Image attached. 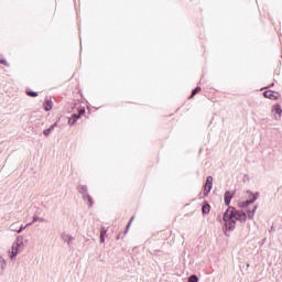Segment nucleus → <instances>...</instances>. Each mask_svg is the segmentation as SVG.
Instances as JSON below:
<instances>
[{"instance_id":"423d86ee","label":"nucleus","mask_w":282,"mask_h":282,"mask_svg":"<svg viewBox=\"0 0 282 282\" xmlns=\"http://www.w3.org/2000/svg\"><path fill=\"white\" fill-rule=\"evenodd\" d=\"M264 98H268L269 100H279L281 98V94L274 90H267L263 93Z\"/></svg>"},{"instance_id":"ddd939ff","label":"nucleus","mask_w":282,"mask_h":282,"mask_svg":"<svg viewBox=\"0 0 282 282\" xmlns=\"http://www.w3.org/2000/svg\"><path fill=\"white\" fill-rule=\"evenodd\" d=\"M52 107H53L52 100H47L45 102L44 109L45 111H52Z\"/></svg>"},{"instance_id":"f8f14e48","label":"nucleus","mask_w":282,"mask_h":282,"mask_svg":"<svg viewBox=\"0 0 282 282\" xmlns=\"http://www.w3.org/2000/svg\"><path fill=\"white\" fill-rule=\"evenodd\" d=\"M202 213L203 215H208V213H210V205L208 204L203 205Z\"/></svg>"},{"instance_id":"1a4fd4ad","label":"nucleus","mask_w":282,"mask_h":282,"mask_svg":"<svg viewBox=\"0 0 282 282\" xmlns=\"http://www.w3.org/2000/svg\"><path fill=\"white\" fill-rule=\"evenodd\" d=\"M234 196H235V192H226L225 193L224 199H225L226 206H230V200L232 199Z\"/></svg>"},{"instance_id":"4be33fe9","label":"nucleus","mask_w":282,"mask_h":282,"mask_svg":"<svg viewBox=\"0 0 282 282\" xmlns=\"http://www.w3.org/2000/svg\"><path fill=\"white\" fill-rule=\"evenodd\" d=\"M56 126H57V123L55 122V123H53L48 129H50L51 131H54V129H56Z\"/></svg>"},{"instance_id":"f257e3e1","label":"nucleus","mask_w":282,"mask_h":282,"mask_svg":"<svg viewBox=\"0 0 282 282\" xmlns=\"http://www.w3.org/2000/svg\"><path fill=\"white\" fill-rule=\"evenodd\" d=\"M256 213L257 206L247 209V213L243 210H237L235 207H229L224 214L223 221L227 230H235V228H237V221L246 224L248 219H254Z\"/></svg>"},{"instance_id":"20e7f679","label":"nucleus","mask_w":282,"mask_h":282,"mask_svg":"<svg viewBox=\"0 0 282 282\" xmlns=\"http://www.w3.org/2000/svg\"><path fill=\"white\" fill-rule=\"evenodd\" d=\"M271 116L276 122L282 120V108L280 104H275L271 107Z\"/></svg>"},{"instance_id":"f3484780","label":"nucleus","mask_w":282,"mask_h":282,"mask_svg":"<svg viewBox=\"0 0 282 282\" xmlns=\"http://www.w3.org/2000/svg\"><path fill=\"white\" fill-rule=\"evenodd\" d=\"M28 96H31L32 98H36L39 96V93L35 91H26Z\"/></svg>"},{"instance_id":"f03ea898","label":"nucleus","mask_w":282,"mask_h":282,"mask_svg":"<svg viewBox=\"0 0 282 282\" xmlns=\"http://www.w3.org/2000/svg\"><path fill=\"white\" fill-rule=\"evenodd\" d=\"M25 243H28V240L23 236H18L11 246V250H9L10 259H14L19 252H23Z\"/></svg>"},{"instance_id":"a211bd4d","label":"nucleus","mask_w":282,"mask_h":282,"mask_svg":"<svg viewBox=\"0 0 282 282\" xmlns=\"http://www.w3.org/2000/svg\"><path fill=\"white\" fill-rule=\"evenodd\" d=\"M198 91H202V88H200V87H196V88L193 90V93H192V95H191V98H193V97L195 96V94H197Z\"/></svg>"},{"instance_id":"6ab92c4d","label":"nucleus","mask_w":282,"mask_h":282,"mask_svg":"<svg viewBox=\"0 0 282 282\" xmlns=\"http://www.w3.org/2000/svg\"><path fill=\"white\" fill-rule=\"evenodd\" d=\"M43 133H44L45 138H47V135H50V133H52L51 128L44 130Z\"/></svg>"},{"instance_id":"9d476101","label":"nucleus","mask_w":282,"mask_h":282,"mask_svg":"<svg viewBox=\"0 0 282 282\" xmlns=\"http://www.w3.org/2000/svg\"><path fill=\"white\" fill-rule=\"evenodd\" d=\"M36 221H41V224H47L48 220H47V218L34 216L33 217V224H36Z\"/></svg>"},{"instance_id":"393cba45","label":"nucleus","mask_w":282,"mask_h":282,"mask_svg":"<svg viewBox=\"0 0 282 282\" xmlns=\"http://www.w3.org/2000/svg\"><path fill=\"white\" fill-rule=\"evenodd\" d=\"M32 224H34V221L29 223V224L26 225V228H28L29 226H32Z\"/></svg>"},{"instance_id":"0eeeda50","label":"nucleus","mask_w":282,"mask_h":282,"mask_svg":"<svg viewBox=\"0 0 282 282\" xmlns=\"http://www.w3.org/2000/svg\"><path fill=\"white\" fill-rule=\"evenodd\" d=\"M212 189H213V176H208L205 184V188H204L205 195H208Z\"/></svg>"},{"instance_id":"aec40b11","label":"nucleus","mask_w":282,"mask_h":282,"mask_svg":"<svg viewBox=\"0 0 282 282\" xmlns=\"http://www.w3.org/2000/svg\"><path fill=\"white\" fill-rule=\"evenodd\" d=\"M133 219H135V216H132V217H131L130 221H129L128 225H127V230H129L131 224L133 223Z\"/></svg>"},{"instance_id":"4468645a","label":"nucleus","mask_w":282,"mask_h":282,"mask_svg":"<svg viewBox=\"0 0 282 282\" xmlns=\"http://www.w3.org/2000/svg\"><path fill=\"white\" fill-rule=\"evenodd\" d=\"M10 230H12V232H19V223H13L10 226Z\"/></svg>"},{"instance_id":"9b49d317","label":"nucleus","mask_w":282,"mask_h":282,"mask_svg":"<svg viewBox=\"0 0 282 282\" xmlns=\"http://www.w3.org/2000/svg\"><path fill=\"white\" fill-rule=\"evenodd\" d=\"M64 241H66L68 246H72V243H74V237L72 235H66Z\"/></svg>"},{"instance_id":"7ed1b4c3","label":"nucleus","mask_w":282,"mask_h":282,"mask_svg":"<svg viewBox=\"0 0 282 282\" xmlns=\"http://www.w3.org/2000/svg\"><path fill=\"white\" fill-rule=\"evenodd\" d=\"M258 198H259V193L247 192L246 200H239L238 207L239 208H248L250 206V204H254Z\"/></svg>"},{"instance_id":"6e6552de","label":"nucleus","mask_w":282,"mask_h":282,"mask_svg":"<svg viewBox=\"0 0 282 282\" xmlns=\"http://www.w3.org/2000/svg\"><path fill=\"white\" fill-rule=\"evenodd\" d=\"M83 113H85V110H80L78 115H73L72 118H68V124L70 127H74V124H76V120H78V118H80Z\"/></svg>"},{"instance_id":"b1692460","label":"nucleus","mask_w":282,"mask_h":282,"mask_svg":"<svg viewBox=\"0 0 282 282\" xmlns=\"http://www.w3.org/2000/svg\"><path fill=\"white\" fill-rule=\"evenodd\" d=\"M0 63H1V65H6L7 64L6 59H1V58H0Z\"/></svg>"},{"instance_id":"5701e85b","label":"nucleus","mask_w":282,"mask_h":282,"mask_svg":"<svg viewBox=\"0 0 282 282\" xmlns=\"http://www.w3.org/2000/svg\"><path fill=\"white\" fill-rule=\"evenodd\" d=\"M6 265H7V262H6V260L2 259L1 269L3 270L6 268Z\"/></svg>"},{"instance_id":"412c9836","label":"nucleus","mask_w":282,"mask_h":282,"mask_svg":"<svg viewBox=\"0 0 282 282\" xmlns=\"http://www.w3.org/2000/svg\"><path fill=\"white\" fill-rule=\"evenodd\" d=\"M25 228H28V226H21L20 229H18V232H23V230H25Z\"/></svg>"},{"instance_id":"dca6fc26","label":"nucleus","mask_w":282,"mask_h":282,"mask_svg":"<svg viewBox=\"0 0 282 282\" xmlns=\"http://www.w3.org/2000/svg\"><path fill=\"white\" fill-rule=\"evenodd\" d=\"M187 282H199V278L197 275H191Z\"/></svg>"},{"instance_id":"2eb2a0df","label":"nucleus","mask_w":282,"mask_h":282,"mask_svg":"<svg viewBox=\"0 0 282 282\" xmlns=\"http://www.w3.org/2000/svg\"><path fill=\"white\" fill-rule=\"evenodd\" d=\"M105 235H107V229H101V231H100V243H105Z\"/></svg>"},{"instance_id":"39448f33","label":"nucleus","mask_w":282,"mask_h":282,"mask_svg":"<svg viewBox=\"0 0 282 282\" xmlns=\"http://www.w3.org/2000/svg\"><path fill=\"white\" fill-rule=\"evenodd\" d=\"M78 192L83 195L84 202H86L87 206H94V202L91 200V196L87 194V186L85 185H79L78 186Z\"/></svg>"}]
</instances>
